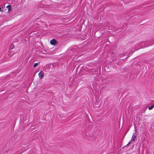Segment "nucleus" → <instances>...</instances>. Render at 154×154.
Listing matches in <instances>:
<instances>
[{
    "label": "nucleus",
    "mask_w": 154,
    "mask_h": 154,
    "mask_svg": "<svg viewBox=\"0 0 154 154\" xmlns=\"http://www.w3.org/2000/svg\"><path fill=\"white\" fill-rule=\"evenodd\" d=\"M136 136L135 135V133H134L133 134L132 136L131 137V139L130 141L128 143L127 145V146H128V145H129V144H130L131 143V142L134 141L135 140V138H136Z\"/></svg>",
    "instance_id": "obj_1"
},
{
    "label": "nucleus",
    "mask_w": 154,
    "mask_h": 154,
    "mask_svg": "<svg viewBox=\"0 0 154 154\" xmlns=\"http://www.w3.org/2000/svg\"><path fill=\"white\" fill-rule=\"evenodd\" d=\"M57 42L55 39H53L50 41V44L53 45H55L57 43Z\"/></svg>",
    "instance_id": "obj_2"
},
{
    "label": "nucleus",
    "mask_w": 154,
    "mask_h": 154,
    "mask_svg": "<svg viewBox=\"0 0 154 154\" xmlns=\"http://www.w3.org/2000/svg\"><path fill=\"white\" fill-rule=\"evenodd\" d=\"M38 76L40 79H42L44 76V73L42 72H40L38 73Z\"/></svg>",
    "instance_id": "obj_3"
},
{
    "label": "nucleus",
    "mask_w": 154,
    "mask_h": 154,
    "mask_svg": "<svg viewBox=\"0 0 154 154\" xmlns=\"http://www.w3.org/2000/svg\"><path fill=\"white\" fill-rule=\"evenodd\" d=\"M6 7L8 8V11H10L11 8V6L10 5H7Z\"/></svg>",
    "instance_id": "obj_4"
},
{
    "label": "nucleus",
    "mask_w": 154,
    "mask_h": 154,
    "mask_svg": "<svg viewBox=\"0 0 154 154\" xmlns=\"http://www.w3.org/2000/svg\"><path fill=\"white\" fill-rule=\"evenodd\" d=\"M154 107V105H152L151 106L149 107L148 108L149 110H151Z\"/></svg>",
    "instance_id": "obj_5"
},
{
    "label": "nucleus",
    "mask_w": 154,
    "mask_h": 154,
    "mask_svg": "<svg viewBox=\"0 0 154 154\" xmlns=\"http://www.w3.org/2000/svg\"><path fill=\"white\" fill-rule=\"evenodd\" d=\"M14 45L13 44H11V49H13L14 48Z\"/></svg>",
    "instance_id": "obj_6"
},
{
    "label": "nucleus",
    "mask_w": 154,
    "mask_h": 154,
    "mask_svg": "<svg viewBox=\"0 0 154 154\" xmlns=\"http://www.w3.org/2000/svg\"><path fill=\"white\" fill-rule=\"evenodd\" d=\"M38 65V63H35L34 64V67H36L37 65Z\"/></svg>",
    "instance_id": "obj_7"
},
{
    "label": "nucleus",
    "mask_w": 154,
    "mask_h": 154,
    "mask_svg": "<svg viewBox=\"0 0 154 154\" xmlns=\"http://www.w3.org/2000/svg\"><path fill=\"white\" fill-rule=\"evenodd\" d=\"M149 42H152V44H154V39H152Z\"/></svg>",
    "instance_id": "obj_8"
},
{
    "label": "nucleus",
    "mask_w": 154,
    "mask_h": 154,
    "mask_svg": "<svg viewBox=\"0 0 154 154\" xmlns=\"http://www.w3.org/2000/svg\"><path fill=\"white\" fill-rule=\"evenodd\" d=\"M1 9H2V8L0 7V11H1V12H3V10H1Z\"/></svg>",
    "instance_id": "obj_9"
}]
</instances>
